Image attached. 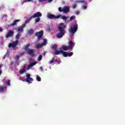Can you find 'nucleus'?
<instances>
[{
    "instance_id": "1",
    "label": "nucleus",
    "mask_w": 125,
    "mask_h": 125,
    "mask_svg": "<svg viewBox=\"0 0 125 125\" xmlns=\"http://www.w3.org/2000/svg\"><path fill=\"white\" fill-rule=\"evenodd\" d=\"M65 28H67V25H65L64 23L59 24L58 29L60 33L56 34V37L58 38V39H61V38H63V36L65 35Z\"/></svg>"
},
{
    "instance_id": "2",
    "label": "nucleus",
    "mask_w": 125,
    "mask_h": 125,
    "mask_svg": "<svg viewBox=\"0 0 125 125\" xmlns=\"http://www.w3.org/2000/svg\"><path fill=\"white\" fill-rule=\"evenodd\" d=\"M30 44H26L24 46L23 50L27 52L28 55H30L31 57H35V50L34 49H31L29 48L30 46Z\"/></svg>"
},
{
    "instance_id": "3",
    "label": "nucleus",
    "mask_w": 125,
    "mask_h": 125,
    "mask_svg": "<svg viewBox=\"0 0 125 125\" xmlns=\"http://www.w3.org/2000/svg\"><path fill=\"white\" fill-rule=\"evenodd\" d=\"M60 17H62L61 19L64 20V22H67V20L68 19V18L65 16H62L61 15L55 16L52 14H47V18H48L49 19H58V18H60Z\"/></svg>"
},
{
    "instance_id": "4",
    "label": "nucleus",
    "mask_w": 125,
    "mask_h": 125,
    "mask_svg": "<svg viewBox=\"0 0 125 125\" xmlns=\"http://www.w3.org/2000/svg\"><path fill=\"white\" fill-rule=\"evenodd\" d=\"M25 77H26L25 80H24L22 77H20L19 80L20 81H22V82H26V83H28L29 84V83H32V82L34 81V79L31 78V74H27Z\"/></svg>"
},
{
    "instance_id": "5",
    "label": "nucleus",
    "mask_w": 125,
    "mask_h": 125,
    "mask_svg": "<svg viewBox=\"0 0 125 125\" xmlns=\"http://www.w3.org/2000/svg\"><path fill=\"white\" fill-rule=\"evenodd\" d=\"M77 31H78V23H75L73 26L71 27L70 29H68L69 33H70L72 36H74Z\"/></svg>"
},
{
    "instance_id": "6",
    "label": "nucleus",
    "mask_w": 125,
    "mask_h": 125,
    "mask_svg": "<svg viewBox=\"0 0 125 125\" xmlns=\"http://www.w3.org/2000/svg\"><path fill=\"white\" fill-rule=\"evenodd\" d=\"M36 37H38V39L40 40V39H42V36H43V31L41 30L40 32H36L35 34Z\"/></svg>"
},
{
    "instance_id": "7",
    "label": "nucleus",
    "mask_w": 125,
    "mask_h": 125,
    "mask_svg": "<svg viewBox=\"0 0 125 125\" xmlns=\"http://www.w3.org/2000/svg\"><path fill=\"white\" fill-rule=\"evenodd\" d=\"M42 14L41 12H38L36 13H35L33 16L31 17V19L32 18H39V17H42Z\"/></svg>"
},
{
    "instance_id": "8",
    "label": "nucleus",
    "mask_w": 125,
    "mask_h": 125,
    "mask_svg": "<svg viewBox=\"0 0 125 125\" xmlns=\"http://www.w3.org/2000/svg\"><path fill=\"white\" fill-rule=\"evenodd\" d=\"M18 45V41L9 43L8 47H16Z\"/></svg>"
},
{
    "instance_id": "9",
    "label": "nucleus",
    "mask_w": 125,
    "mask_h": 125,
    "mask_svg": "<svg viewBox=\"0 0 125 125\" xmlns=\"http://www.w3.org/2000/svg\"><path fill=\"white\" fill-rule=\"evenodd\" d=\"M26 27V24H23L22 25H21L18 28V32H21V33H23L24 31V28Z\"/></svg>"
},
{
    "instance_id": "10",
    "label": "nucleus",
    "mask_w": 125,
    "mask_h": 125,
    "mask_svg": "<svg viewBox=\"0 0 125 125\" xmlns=\"http://www.w3.org/2000/svg\"><path fill=\"white\" fill-rule=\"evenodd\" d=\"M62 50L67 51V50H71L72 49V47L70 46H66V45H63L62 47Z\"/></svg>"
},
{
    "instance_id": "11",
    "label": "nucleus",
    "mask_w": 125,
    "mask_h": 125,
    "mask_svg": "<svg viewBox=\"0 0 125 125\" xmlns=\"http://www.w3.org/2000/svg\"><path fill=\"white\" fill-rule=\"evenodd\" d=\"M20 20H16L15 21H13V22L11 24H8V27L9 28V27H12V26H15L17 25V22H20Z\"/></svg>"
},
{
    "instance_id": "12",
    "label": "nucleus",
    "mask_w": 125,
    "mask_h": 125,
    "mask_svg": "<svg viewBox=\"0 0 125 125\" xmlns=\"http://www.w3.org/2000/svg\"><path fill=\"white\" fill-rule=\"evenodd\" d=\"M78 2H82V3H84V5L82 6V9H86V8H87V6H86V4L87 3L86 2V1H85V0H83L79 1H78Z\"/></svg>"
},
{
    "instance_id": "13",
    "label": "nucleus",
    "mask_w": 125,
    "mask_h": 125,
    "mask_svg": "<svg viewBox=\"0 0 125 125\" xmlns=\"http://www.w3.org/2000/svg\"><path fill=\"white\" fill-rule=\"evenodd\" d=\"M70 10L68 6H64L62 8V12L63 13H68Z\"/></svg>"
},
{
    "instance_id": "14",
    "label": "nucleus",
    "mask_w": 125,
    "mask_h": 125,
    "mask_svg": "<svg viewBox=\"0 0 125 125\" xmlns=\"http://www.w3.org/2000/svg\"><path fill=\"white\" fill-rule=\"evenodd\" d=\"M44 45H46V41H45L42 44H39L36 46L37 48H41V47H42V46H44Z\"/></svg>"
},
{
    "instance_id": "15",
    "label": "nucleus",
    "mask_w": 125,
    "mask_h": 125,
    "mask_svg": "<svg viewBox=\"0 0 125 125\" xmlns=\"http://www.w3.org/2000/svg\"><path fill=\"white\" fill-rule=\"evenodd\" d=\"M13 31H10L6 34V38H9V37H12L13 36Z\"/></svg>"
},
{
    "instance_id": "16",
    "label": "nucleus",
    "mask_w": 125,
    "mask_h": 125,
    "mask_svg": "<svg viewBox=\"0 0 125 125\" xmlns=\"http://www.w3.org/2000/svg\"><path fill=\"white\" fill-rule=\"evenodd\" d=\"M63 52H64V51L63 50H55L54 54L55 55H59V54H61V53H63Z\"/></svg>"
},
{
    "instance_id": "17",
    "label": "nucleus",
    "mask_w": 125,
    "mask_h": 125,
    "mask_svg": "<svg viewBox=\"0 0 125 125\" xmlns=\"http://www.w3.org/2000/svg\"><path fill=\"white\" fill-rule=\"evenodd\" d=\"M36 64H37V62H34L30 63V64L28 65V69H31V68H32V67H33V66H35Z\"/></svg>"
},
{
    "instance_id": "18",
    "label": "nucleus",
    "mask_w": 125,
    "mask_h": 125,
    "mask_svg": "<svg viewBox=\"0 0 125 125\" xmlns=\"http://www.w3.org/2000/svg\"><path fill=\"white\" fill-rule=\"evenodd\" d=\"M68 44H69L68 46H71V49H72L73 47H74V43L72 41H69L68 42Z\"/></svg>"
},
{
    "instance_id": "19",
    "label": "nucleus",
    "mask_w": 125,
    "mask_h": 125,
    "mask_svg": "<svg viewBox=\"0 0 125 125\" xmlns=\"http://www.w3.org/2000/svg\"><path fill=\"white\" fill-rule=\"evenodd\" d=\"M25 72H26V66H24L23 69L22 70H21L19 73L20 74H24Z\"/></svg>"
},
{
    "instance_id": "20",
    "label": "nucleus",
    "mask_w": 125,
    "mask_h": 125,
    "mask_svg": "<svg viewBox=\"0 0 125 125\" xmlns=\"http://www.w3.org/2000/svg\"><path fill=\"white\" fill-rule=\"evenodd\" d=\"M5 92V87H4L3 86L0 87V92Z\"/></svg>"
},
{
    "instance_id": "21",
    "label": "nucleus",
    "mask_w": 125,
    "mask_h": 125,
    "mask_svg": "<svg viewBox=\"0 0 125 125\" xmlns=\"http://www.w3.org/2000/svg\"><path fill=\"white\" fill-rule=\"evenodd\" d=\"M39 2H42V1H48V2H51L53 0H38Z\"/></svg>"
},
{
    "instance_id": "22",
    "label": "nucleus",
    "mask_w": 125,
    "mask_h": 125,
    "mask_svg": "<svg viewBox=\"0 0 125 125\" xmlns=\"http://www.w3.org/2000/svg\"><path fill=\"white\" fill-rule=\"evenodd\" d=\"M28 33L29 35H33V34H34V30L30 29L28 30Z\"/></svg>"
},
{
    "instance_id": "23",
    "label": "nucleus",
    "mask_w": 125,
    "mask_h": 125,
    "mask_svg": "<svg viewBox=\"0 0 125 125\" xmlns=\"http://www.w3.org/2000/svg\"><path fill=\"white\" fill-rule=\"evenodd\" d=\"M40 21H41V18L40 17H38L35 20V23H38V22H40Z\"/></svg>"
},
{
    "instance_id": "24",
    "label": "nucleus",
    "mask_w": 125,
    "mask_h": 125,
    "mask_svg": "<svg viewBox=\"0 0 125 125\" xmlns=\"http://www.w3.org/2000/svg\"><path fill=\"white\" fill-rule=\"evenodd\" d=\"M74 54V53L73 52H71L70 53H67V56L68 57H71V56H72V55Z\"/></svg>"
},
{
    "instance_id": "25",
    "label": "nucleus",
    "mask_w": 125,
    "mask_h": 125,
    "mask_svg": "<svg viewBox=\"0 0 125 125\" xmlns=\"http://www.w3.org/2000/svg\"><path fill=\"white\" fill-rule=\"evenodd\" d=\"M62 55H63V56H64V57H68V53H67L66 52H63L62 53Z\"/></svg>"
},
{
    "instance_id": "26",
    "label": "nucleus",
    "mask_w": 125,
    "mask_h": 125,
    "mask_svg": "<svg viewBox=\"0 0 125 125\" xmlns=\"http://www.w3.org/2000/svg\"><path fill=\"white\" fill-rule=\"evenodd\" d=\"M20 33H17V34L16 35V39L17 40H19V38H20Z\"/></svg>"
},
{
    "instance_id": "27",
    "label": "nucleus",
    "mask_w": 125,
    "mask_h": 125,
    "mask_svg": "<svg viewBox=\"0 0 125 125\" xmlns=\"http://www.w3.org/2000/svg\"><path fill=\"white\" fill-rule=\"evenodd\" d=\"M38 61H41L42 59V55H40L38 57Z\"/></svg>"
},
{
    "instance_id": "28",
    "label": "nucleus",
    "mask_w": 125,
    "mask_h": 125,
    "mask_svg": "<svg viewBox=\"0 0 125 125\" xmlns=\"http://www.w3.org/2000/svg\"><path fill=\"white\" fill-rule=\"evenodd\" d=\"M55 59L54 58H53L51 60L50 62H49L50 64H52V63H54V62H55Z\"/></svg>"
},
{
    "instance_id": "29",
    "label": "nucleus",
    "mask_w": 125,
    "mask_h": 125,
    "mask_svg": "<svg viewBox=\"0 0 125 125\" xmlns=\"http://www.w3.org/2000/svg\"><path fill=\"white\" fill-rule=\"evenodd\" d=\"M52 48H54L55 51L57 50V45L56 44H54L53 45V46H52Z\"/></svg>"
},
{
    "instance_id": "30",
    "label": "nucleus",
    "mask_w": 125,
    "mask_h": 125,
    "mask_svg": "<svg viewBox=\"0 0 125 125\" xmlns=\"http://www.w3.org/2000/svg\"><path fill=\"white\" fill-rule=\"evenodd\" d=\"M74 19H76V17L75 16H72L70 18V21H72V20H74Z\"/></svg>"
},
{
    "instance_id": "31",
    "label": "nucleus",
    "mask_w": 125,
    "mask_h": 125,
    "mask_svg": "<svg viewBox=\"0 0 125 125\" xmlns=\"http://www.w3.org/2000/svg\"><path fill=\"white\" fill-rule=\"evenodd\" d=\"M26 52L22 51L21 53L19 54L20 56H23V55H24Z\"/></svg>"
},
{
    "instance_id": "32",
    "label": "nucleus",
    "mask_w": 125,
    "mask_h": 125,
    "mask_svg": "<svg viewBox=\"0 0 125 125\" xmlns=\"http://www.w3.org/2000/svg\"><path fill=\"white\" fill-rule=\"evenodd\" d=\"M36 80L38 82H41L42 81V78L40 77H37Z\"/></svg>"
},
{
    "instance_id": "33",
    "label": "nucleus",
    "mask_w": 125,
    "mask_h": 125,
    "mask_svg": "<svg viewBox=\"0 0 125 125\" xmlns=\"http://www.w3.org/2000/svg\"><path fill=\"white\" fill-rule=\"evenodd\" d=\"M72 8H73V9H75V8L77 7V4H73L72 5Z\"/></svg>"
},
{
    "instance_id": "34",
    "label": "nucleus",
    "mask_w": 125,
    "mask_h": 125,
    "mask_svg": "<svg viewBox=\"0 0 125 125\" xmlns=\"http://www.w3.org/2000/svg\"><path fill=\"white\" fill-rule=\"evenodd\" d=\"M15 60H17V61H18L19 60V56H16V57H15Z\"/></svg>"
},
{
    "instance_id": "35",
    "label": "nucleus",
    "mask_w": 125,
    "mask_h": 125,
    "mask_svg": "<svg viewBox=\"0 0 125 125\" xmlns=\"http://www.w3.org/2000/svg\"><path fill=\"white\" fill-rule=\"evenodd\" d=\"M58 10L60 11V12H63V9H62L61 7L58 8Z\"/></svg>"
},
{
    "instance_id": "36",
    "label": "nucleus",
    "mask_w": 125,
    "mask_h": 125,
    "mask_svg": "<svg viewBox=\"0 0 125 125\" xmlns=\"http://www.w3.org/2000/svg\"><path fill=\"white\" fill-rule=\"evenodd\" d=\"M6 85H10V81H7L6 82Z\"/></svg>"
},
{
    "instance_id": "37",
    "label": "nucleus",
    "mask_w": 125,
    "mask_h": 125,
    "mask_svg": "<svg viewBox=\"0 0 125 125\" xmlns=\"http://www.w3.org/2000/svg\"><path fill=\"white\" fill-rule=\"evenodd\" d=\"M30 21H31V20H30V19H27V20H26L25 21V23H29V22H30Z\"/></svg>"
},
{
    "instance_id": "38",
    "label": "nucleus",
    "mask_w": 125,
    "mask_h": 125,
    "mask_svg": "<svg viewBox=\"0 0 125 125\" xmlns=\"http://www.w3.org/2000/svg\"><path fill=\"white\" fill-rule=\"evenodd\" d=\"M76 14H77V15L80 14V12L79 11H76Z\"/></svg>"
},
{
    "instance_id": "39",
    "label": "nucleus",
    "mask_w": 125,
    "mask_h": 125,
    "mask_svg": "<svg viewBox=\"0 0 125 125\" xmlns=\"http://www.w3.org/2000/svg\"><path fill=\"white\" fill-rule=\"evenodd\" d=\"M40 69L42 72L43 71V69H42V67H40Z\"/></svg>"
},
{
    "instance_id": "40",
    "label": "nucleus",
    "mask_w": 125,
    "mask_h": 125,
    "mask_svg": "<svg viewBox=\"0 0 125 125\" xmlns=\"http://www.w3.org/2000/svg\"><path fill=\"white\" fill-rule=\"evenodd\" d=\"M33 0H25V1H28V2H30L31 1H32Z\"/></svg>"
},
{
    "instance_id": "41",
    "label": "nucleus",
    "mask_w": 125,
    "mask_h": 125,
    "mask_svg": "<svg viewBox=\"0 0 125 125\" xmlns=\"http://www.w3.org/2000/svg\"><path fill=\"white\" fill-rule=\"evenodd\" d=\"M2 28H1V27H0V32H2Z\"/></svg>"
},
{
    "instance_id": "42",
    "label": "nucleus",
    "mask_w": 125,
    "mask_h": 125,
    "mask_svg": "<svg viewBox=\"0 0 125 125\" xmlns=\"http://www.w3.org/2000/svg\"><path fill=\"white\" fill-rule=\"evenodd\" d=\"M13 64H14L13 62H10V64H11V65H13Z\"/></svg>"
},
{
    "instance_id": "43",
    "label": "nucleus",
    "mask_w": 125,
    "mask_h": 125,
    "mask_svg": "<svg viewBox=\"0 0 125 125\" xmlns=\"http://www.w3.org/2000/svg\"><path fill=\"white\" fill-rule=\"evenodd\" d=\"M47 30H48V31H50V27H48V28H47Z\"/></svg>"
}]
</instances>
